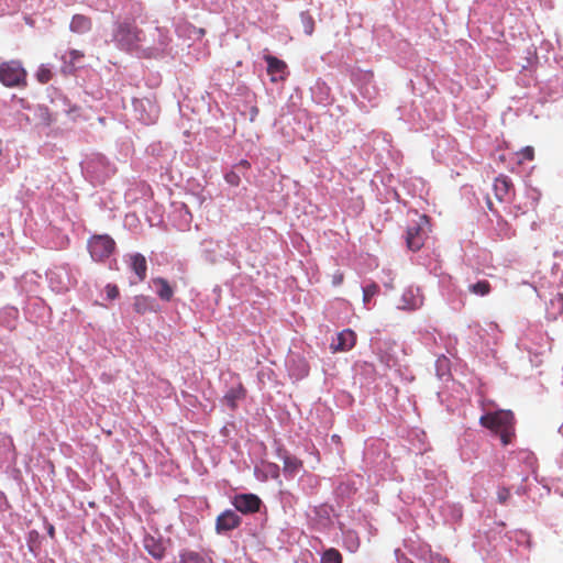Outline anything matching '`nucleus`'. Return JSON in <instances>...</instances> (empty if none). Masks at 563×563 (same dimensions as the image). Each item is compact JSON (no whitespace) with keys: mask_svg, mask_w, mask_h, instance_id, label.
I'll return each instance as SVG.
<instances>
[{"mask_svg":"<svg viewBox=\"0 0 563 563\" xmlns=\"http://www.w3.org/2000/svg\"><path fill=\"white\" fill-rule=\"evenodd\" d=\"M406 563H412L411 561L407 560Z\"/></svg>","mask_w":563,"mask_h":563,"instance_id":"obj_34","label":"nucleus"},{"mask_svg":"<svg viewBox=\"0 0 563 563\" xmlns=\"http://www.w3.org/2000/svg\"><path fill=\"white\" fill-rule=\"evenodd\" d=\"M232 504L242 514H253L260 510L261 499L254 494H240L233 498Z\"/></svg>","mask_w":563,"mask_h":563,"instance_id":"obj_6","label":"nucleus"},{"mask_svg":"<svg viewBox=\"0 0 563 563\" xmlns=\"http://www.w3.org/2000/svg\"><path fill=\"white\" fill-rule=\"evenodd\" d=\"M143 31L134 21L118 22L113 30V41L120 49L135 51L143 41Z\"/></svg>","mask_w":563,"mask_h":563,"instance_id":"obj_2","label":"nucleus"},{"mask_svg":"<svg viewBox=\"0 0 563 563\" xmlns=\"http://www.w3.org/2000/svg\"><path fill=\"white\" fill-rule=\"evenodd\" d=\"M430 561L431 563H449V560L446 558H443L439 554H431Z\"/></svg>","mask_w":563,"mask_h":563,"instance_id":"obj_30","label":"nucleus"},{"mask_svg":"<svg viewBox=\"0 0 563 563\" xmlns=\"http://www.w3.org/2000/svg\"><path fill=\"white\" fill-rule=\"evenodd\" d=\"M514 190L512 181L507 176H498L494 181V192L499 201L507 200Z\"/></svg>","mask_w":563,"mask_h":563,"instance_id":"obj_11","label":"nucleus"},{"mask_svg":"<svg viewBox=\"0 0 563 563\" xmlns=\"http://www.w3.org/2000/svg\"><path fill=\"white\" fill-rule=\"evenodd\" d=\"M133 308H134L135 312H137L140 314H145L146 312L156 311L155 305H154V299H152L151 297H147V296H143V295L136 296L134 298Z\"/></svg>","mask_w":563,"mask_h":563,"instance_id":"obj_16","label":"nucleus"},{"mask_svg":"<svg viewBox=\"0 0 563 563\" xmlns=\"http://www.w3.org/2000/svg\"><path fill=\"white\" fill-rule=\"evenodd\" d=\"M129 266L137 277V282H143L146 278L147 262L143 254L134 253L129 255Z\"/></svg>","mask_w":563,"mask_h":563,"instance_id":"obj_10","label":"nucleus"},{"mask_svg":"<svg viewBox=\"0 0 563 563\" xmlns=\"http://www.w3.org/2000/svg\"><path fill=\"white\" fill-rule=\"evenodd\" d=\"M92 22L90 18L82 14H75L70 22V31L74 33L84 34L91 30Z\"/></svg>","mask_w":563,"mask_h":563,"instance_id":"obj_14","label":"nucleus"},{"mask_svg":"<svg viewBox=\"0 0 563 563\" xmlns=\"http://www.w3.org/2000/svg\"><path fill=\"white\" fill-rule=\"evenodd\" d=\"M48 534H49L52 538L54 537V527H53V526H51V527L48 528Z\"/></svg>","mask_w":563,"mask_h":563,"instance_id":"obj_33","label":"nucleus"},{"mask_svg":"<svg viewBox=\"0 0 563 563\" xmlns=\"http://www.w3.org/2000/svg\"><path fill=\"white\" fill-rule=\"evenodd\" d=\"M84 53L77 49L69 51V63L75 65L76 62L80 60L84 57Z\"/></svg>","mask_w":563,"mask_h":563,"instance_id":"obj_28","label":"nucleus"},{"mask_svg":"<svg viewBox=\"0 0 563 563\" xmlns=\"http://www.w3.org/2000/svg\"><path fill=\"white\" fill-rule=\"evenodd\" d=\"M107 297L111 300L115 299L119 296V288L115 285L108 284L106 286Z\"/></svg>","mask_w":563,"mask_h":563,"instance_id":"obj_26","label":"nucleus"},{"mask_svg":"<svg viewBox=\"0 0 563 563\" xmlns=\"http://www.w3.org/2000/svg\"><path fill=\"white\" fill-rule=\"evenodd\" d=\"M143 545L147 553L155 560H162L165 556L166 549L159 539H156L153 536H145Z\"/></svg>","mask_w":563,"mask_h":563,"instance_id":"obj_12","label":"nucleus"},{"mask_svg":"<svg viewBox=\"0 0 563 563\" xmlns=\"http://www.w3.org/2000/svg\"><path fill=\"white\" fill-rule=\"evenodd\" d=\"M379 291V287L376 284L367 285L363 288V301L365 305L369 302V300L376 296Z\"/></svg>","mask_w":563,"mask_h":563,"instance_id":"obj_22","label":"nucleus"},{"mask_svg":"<svg viewBox=\"0 0 563 563\" xmlns=\"http://www.w3.org/2000/svg\"><path fill=\"white\" fill-rule=\"evenodd\" d=\"M224 178L229 185L234 186V187L239 186L241 183L240 175L234 170L227 173Z\"/></svg>","mask_w":563,"mask_h":563,"instance_id":"obj_25","label":"nucleus"},{"mask_svg":"<svg viewBox=\"0 0 563 563\" xmlns=\"http://www.w3.org/2000/svg\"><path fill=\"white\" fill-rule=\"evenodd\" d=\"M479 423L500 437L501 443L508 445L515 437V417L510 410H498L481 417Z\"/></svg>","mask_w":563,"mask_h":563,"instance_id":"obj_1","label":"nucleus"},{"mask_svg":"<svg viewBox=\"0 0 563 563\" xmlns=\"http://www.w3.org/2000/svg\"><path fill=\"white\" fill-rule=\"evenodd\" d=\"M115 250L114 240L108 234L92 235L88 240V251L90 256L96 262H103Z\"/></svg>","mask_w":563,"mask_h":563,"instance_id":"obj_5","label":"nucleus"},{"mask_svg":"<svg viewBox=\"0 0 563 563\" xmlns=\"http://www.w3.org/2000/svg\"><path fill=\"white\" fill-rule=\"evenodd\" d=\"M27 73L22 66V63L16 59H11L0 63V82L8 88H24L26 87Z\"/></svg>","mask_w":563,"mask_h":563,"instance_id":"obj_3","label":"nucleus"},{"mask_svg":"<svg viewBox=\"0 0 563 563\" xmlns=\"http://www.w3.org/2000/svg\"><path fill=\"white\" fill-rule=\"evenodd\" d=\"M342 280H343V275L342 274H340L339 276H336V275L334 276V283L335 284H340V283H342Z\"/></svg>","mask_w":563,"mask_h":563,"instance_id":"obj_32","label":"nucleus"},{"mask_svg":"<svg viewBox=\"0 0 563 563\" xmlns=\"http://www.w3.org/2000/svg\"><path fill=\"white\" fill-rule=\"evenodd\" d=\"M468 291L475 296L485 297L492 291V285L486 279L477 280L474 284H470L467 287Z\"/></svg>","mask_w":563,"mask_h":563,"instance_id":"obj_18","label":"nucleus"},{"mask_svg":"<svg viewBox=\"0 0 563 563\" xmlns=\"http://www.w3.org/2000/svg\"><path fill=\"white\" fill-rule=\"evenodd\" d=\"M52 77H53V74H52L51 69H48L44 66L40 67L36 73V78L41 84L48 82L52 79Z\"/></svg>","mask_w":563,"mask_h":563,"instance_id":"obj_24","label":"nucleus"},{"mask_svg":"<svg viewBox=\"0 0 563 563\" xmlns=\"http://www.w3.org/2000/svg\"><path fill=\"white\" fill-rule=\"evenodd\" d=\"M430 232V220L426 214L418 217V220L411 222L407 228L406 242L411 251H419Z\"/></svg>","mask_w":563,"mask_h":563,"instance_id":"obj_4","label":"nucleus"},{"mask_svg":"<svg viewBox=\"0 0 563 563\" xmlns=\"http://www.w3.org/2000/svg\"><path fill=\"white\" fill-rule=\"evenodd\" d=\"M302 468V462L294 455H285L284 456V467L283 471L286 475L292 477L298 474V472Z\"/></svg>","mask_w":563,"mask_h":563,"instance_id":"obj_17","label":"nucleus"},{"mask_svg":"<svg viewBox=\"0 0 563 563\" xmlns=\"http://www.w3.org/2000/svg\"><path fill=\"white\" fill-rule=\"evenodd\" d=\"M241 525V517L233 510H225L217 517L216 531L223 533L238 528Z\"/></svg>","mask_w":563,"mask_h":563,"instance_id":"obj_7","label":"nucleus"},{"mask_svg":"<svg viewBox=\"0 0 563 563\" xmlns=\"http://www.w3.org/2000/svg\"><path fill=\"white\" fill-rule=\"evenodd\" d=\"M250 163L246 161V159H242L238 165L236 167L238 168H243V169H249L250 168Z\"/></svg>","mask_w":563,"mask_h":563,"instance_id":"obj_31","label":"nucleus"},{"mask_svg":"<svg viewBox=\"0 0 563 563\" xmlns=\"http://www.w3.org/2000/svg\"><path fill=\"white\" fill-rule=\"evenodd\" d=\"M497 497H498V501H499L500 504H505V503L509 499V497H510V492H509V489H508V488H505V487H504V488H500V489L498 490Z\"/></svg>","mask_w":563,"mask_h":563,"instance_id":"obj_29","label":"nucleus"},{"mask_svg":"<svg viewBox=\"0 0 563 563\" xmlns=\"http://www.w3.org/2000/svg\"><path fill=\"white\" fill-rule=\"evenodd\" d=\"M246 389L244 386L239 383L236 386L230 388L224 395V401L230 407V409L234 410L238 407V401L245 398Z\"/></svg>","mask_w":563,"mask_h":563,"instance_id":"obj_13","label":"nucleus"},{"mask_svg":"<svg viewBox=\"0 0 563 563\" xmlns=\"http://www.w3.org/2000/svg\"><path fill=\"white\" fill-rule=\"evenodd\" d=\"M550 307L554 309L556 314L563 313V294H556L551 300H550Z\"/></svg>","mask_w":563,"mask_h":563,"instance_id":"obj_23","label":"nucleus"},{"mask_svg":"<svg viewBox=\"0 0 563 563\" xmlns=\"http://www.w3.org/2000/svg\"><path fill=\"white\" fill-rule=\"evenodd\" d=\"M179 563H209L206 556L191 550H183L179 554Z\"/></svg>","mask_w":563,"mask_h":563,"instance_id":"obj_19","label":"nucleus"},{"mask_svg":"<svg viewBox=\"0 0 563 563\" xmlns=\"http://www.w3.org/2000/svg\"><path fill=\"white\" fill-rule=\"evenodd\" d=\"M356 343V334L351 329H345L338 333L336 341L332 342L333 352H343L351 350Z\"/></svg>","mask_w":563,"mask_h":563,"instance_id":"obj_9","label":"nucleus"},{"mask_svg":"<svg viewBox=\"0 0 563 563\" xmlns=\"http://www.w3.org/2000/svg\"><path fill=\"white\" fill-rule=\"evenodd\" d=\"M520 155L526 161H532L534 158V150L532 146H526L520 151Z\"/></svg>","mask_w":563,"mask_h":563,"instance_id":"obj_27","label":"nucleus"},{"mask_svg":"<svg viewBox=\"0 0 563 563\" xmlns=\"http://www.w3.org/2000/svg\"><path fill=\"white\" fill-rule=\"evenodd\" d=\"M301 24L303 27V31L307 35H311L314 31V20L308 12H302L300 14Z\"/></svg>","mask_w":563,"mask_h":563,"instance_id":"obj_21","label":"nucleus"},{"mask_svg":"<svg viewBox=\"0 0 563 563\" xmlns=\"http://www.w3.org/2000/svg\"><path fill=\"white\" fill-rule=\"evenodd\" d=\"M264 59L267 63V74L271 76V80L273 82L285 80L287 73L286 63L272 55H265Z\"/></svg>","mask_w":563,"mask_h":563,"instance_id":"obj_8","label":"nucleus"},{"mask_svg":"<svg viewBox=\"0 0 563 563\" xmlns=\"http://www.w3.org/2000/svg\"><path fill=\"white\" fill-rule=\"evenodd\" d=\"M321 563H342V555L338 550L331 548L322 554Z\"/></svg>","mask_w":563,"mask_h":563,"instance_id":"obj_20","label":"nucleus"},{"mask_svg":"<svg viewBox=\"0 0 563 563\" xmlns=\"http://www.w3.org/2000/svg\"><path fill=\"white\" fill-rule=\"evenodd\" d=\"M152 283L157 288V296L164 300L169 301L173 298L174 289L170 287L168 282L163 277H155L152 279Z\"/></svg>","mask_w":563,"mask_h":563,"instance_id":"obj_15","label":"nucleus"}]
</instances>
